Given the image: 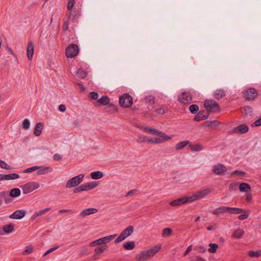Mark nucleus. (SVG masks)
I'll list each match as a JSON object with an SVG mask.
<instances>
[{"label":"nucleus","mask_w":261,"mask_h":261,"mask_svg":"<svg viewBox=\"0 0 261 261\" xmlns=\"http://www.w3.org/2000/svg\"><path fill=\"white\" fill-rule=\"evenodd\" d=\"M232 175H244L245 174V173L242 171L239 170H235L231 173Z\"/></svg>","instance_id":"obj_58"},{"label":"nucleus","mask_w":261,"mask_h":261,"mask_svg":"<svg viewBox=\"0 0 261 261\" xmlns=\"http://www.w3.org/2000/svg\"><path fill=\"white\" fill-rule=\"evenodd\" d=\"M117 236L116 234L105 237L103 238H101L100 239H97L92 243H91L89 245L90 247H94L96 245H101L105 244L107 242L112 240L113 239L115 238Z\"/></svg>","instance_id":"obj_9"},{"label":"nucleus","mask_w":261,"mask_h":261,"mask_svg":"<svg viewBox=\"0 0 261 261\" xmlns=\"http://www.w3.org/2000/svg\"><path fill=\"white\" fill-rule=\"evenodd\" d=\"M90 176L93 179H99L103 176V174L102 172L97 171L91 172Z\"/></svg>","instance_id":"obj_28"},{"label":"nucleus","mask_w":261,"mask_h":261,"mask_svg":"<svg viewBox=\"0 0 261 261\" xmlns=\"http://www.w3.org/2000/svg\"><path fill=\"white\" fill-rule=\"evenodd\" d=\"M89 96L94 100H97L98 99L99 95L98 93L95 92H91L89 93Z\"/></svg>","instance_id":"obj_53"},{"label":"nucleus","mask_w":261,"mask_h":261,"mask_svg":"<svg viewBox=\"0 0 261 261\" xmlns=\"http://www.w3.org/2000/svg\"><path fill=\"white\" fill-rule=\"evenodd\" d=\"M226 170V167L221 164L215 165L213 167V171L216 175H221Z\"/></svg>","instance_id":"obj_13"},{"label":"nucleus","mask_w":261,"mask_h":261,"mask_svg":"<svg viewBox=\"0 0 261 261\" xmlns=\"http://www.w3.org/2000/svg\"><path fill=\"white\" fill-rule=\"evenodd\" d=\"M178 100L182 105H188L192 102V96L189 92H183L178 95Z\"/></svg>","instance_id":"obj_8"},{"label":"nucleus","mask_w":261,"mask_h":261,"mask_svg":"<svg viewBox=\"0 0 261 261\" xmlns=\"http://www.w3.org/2000/svg\"><path fill=\"white\" fill-rule=\"evenodd\" d=\"M27 57L29 60H31L33 58L34 54V46L32 42H29L27 48Z\"/></svg>","instance_id":"obj_19"},{"label":"nucleus","mask_w":261,"mask_h":261,"mask_svg":"<svg viewBox=\"0 0 261 261\" xmlns=\"http://www.w3.org/2000/svg\"><path fill=\"white\" fill-rule=\"evenodd\" d=\"M0 167L6 170H11L12 169L10 166L2 160H0Z\"/></svg>","instance_id":"obj_44"},{"label":"nucleus","mask_w":261,"mask_h":261,"mask_svg":"<svg viewBox=\"0 0 261 261\" xmlns=\"http://www.w3.org/2000/svg\"><path fill=\"white\" fill-rule=\"evenodd\" d=\"M248 254L251 257H258L261 256V250L257 251L250 250L248 252Z\"/></svg>","instance_id":"obj_35"},{"label":"nucleus","mask_w":261,"mask_h":261,"mask_svg":"<svg viewBox=\"0 0 261 261\" xmlns=\"http://www.w3.org/2000/svg\"><path fill=\"white\" fill-rule=\"evenodd\" d=\"M144 130L150 134H152L153 135L158 134L159 130H157L155 129L150 128L148 127H146L144 128Z\"/></svg>","instance_id":"obj_43"},{"label":"nucleus","mask_w":261,"mask_h":261,"mask_svg":"<svg viewBox=\"0 0 261 261\" xmlns=\"http://www.w3.org/2000/svg\"><path fill=\"white\" fill-rule=\"evenodd\" d=\"M124 249L127 250H130L134 249L135 247V244L134 241H127L123 244Z\"/></svg>","instance_id":"obj_27"},{"label":"nucleus","mask_w":261,"mask_h":261,"mask_svg":"<svg viewBox=\"0 0 261 261\" xmlns=\"http://www.w3.org/2000/svg\"><path fill=\"white\" fill-rule=\"evenodd\" d=\"M155 97L152 95H148L145 97L144 100L146 103H154L155 101Z\"/></svg>","instance_id":"obj_40"},{"label":"nucleus","mask_w":261,"mask_h":261,"mask_svg":"<svg viewBox=\"0 0 261 261\" xmlns=\"http://www.w3.org/2000/svg\"><path fill=\"white\" fill-rule=\"evenodd\" d=\"M161 249V245L159 244L155 245L150 249L147 250L150 257L153 256L156 253H157Z\"/></svg>","instance_id":"obj_18"},{"label":"nucleus","mask_w":261,"mask_h":261,"mask_svg":"<svg viewBox=\"0 0 261 261\" xmlns=\"http://www.w3.org/2000/svg\"><path fill=\"white\" fill-rule=\"evenodd\" d=\"M3 230L7 233L11 232L14 230L13 225L12 224H9L8 225H6L4 226Z\"/></svg>","instance_id":"obj_34"},{"label":"nucleus","mask_w":261,"mask_h":261,"mask_svg":"<svg viewBox=\"0 0 261 261\" xmlns=\"http://www.w3.org/2000/svg\"><path fill=\"white\" fill-rule=\"evenodd\" d=\"M53 171V168L50 167H45L41 169H39L37 172V174L38 175H43L46 173L51 172Z\"/></svg>","instance_id":"obj_25"},{"label":"nucleus","mask_w":261,"mask_h":261,"mask_svg":"<svg viewBox=\"0 0 261 261\" xmlns=\"http://www.w3.org/2000/svg\"><path fill=\"white\" fill-rule=\"evenodd\" d=\"M39 187V184L35 181L29 182L21 187L22 192L24 194L30 193Z\"/></svg>","instance_id":"obj_4"},{"label":"nucleus","mask_w":261,"mask_h":261,"mask_svg":"<svg viewBox=\"0 0 261 261\" xmlns=\"http://www.w3.org/2000/svg\"><path fill=\"white\" fill-rule=\"evenodd\" d=\"M190 145V142L188 140L181 141L176 144L175 148L176 150H180L186 147L187 145Z\"/></svg>","instance_id":"obj_26"},{"label":"nucleus","mask_w":261,"mask_h":261,"mask_svg":"<svg viewBox=\"0 0 261 261\" xmlns=\"http://www.w3.org/2000/svg\"><path fill=\"white\" fill-rule=\"evenodd\" d=\"M257 95V92L255 89L250 88L246 90L244 94V96L246 99L252 100L255 99Z\"/></svg>","instance_id":"obj_11"},{"label":"nucleus","mask_w":261,"mask_h":261,"mask_svg":"<svg viewBox=\"0 0 261 261\" xmlns=\"http://www.w3.org/2000/svg\"><path fill=\"white\" fill-rule=\"evenodd\" d=\"M6 180L16 179L19 178V175L16 173H11L9 174H6Z\"/></svg>","instance_id":"obj_39"},{"label":"nucleus","mask_w":261,"mask_h":261,"mask_svg":"<svg viewBox=\"0 0 261 261\" xmlns=\"http://www.w3.org/2000/svg\"><path fill=\"white\" fill-rule=\"evenodd\" d=\"M74 0H69V2L68 3V6H67L68 10H71L74 5Z\"/></svg>","instance_id":"obj_60"},{"label":"nucleus","mask_w":261,"mask_h":261,"mask_svg":"<svg viewBox=\"0 0 261 261\" xmlns=\"http://www.w3.org/2000/svg\"><path fill=\"white\" fill-rule=\"evenodd\" d=\"M84 176V174H81L70 178L66 184V187L69 189L78 186L83 181Z\"/></svg>","instance_id":"obj_3"},{"label":"nucleus","mask_w":261,"mask_h":261,"mask_svg":"<svg viewBox=\"0 0 261 261\" xmlns=\"http://www.w3.org/2000/svg\"><path fill=\"white\" fill-rule=\"evenodd\" d=\"M33 248L32 246H28L26 247L25 249L22 252V255H25L30 254L32 252Z\"/></svg>","instance_id":"obj_47"},{"label":"nucleus","mask_w":261,"mask_h":261,"mask_svg":"<svg viewBox=\"0 0 261 261\" xmlns=\"http://www.w3.org/2000/svg\"><path fill=\"white\" fill-rule=\"evenodd\" d=\"M189 202H191V201L189 199V196H187L173 200L170 202V204L172 206H176Z\"/></svg>","instance_id":"obj_10"},{"label":"nucleus","mask_w":261,"mask_h":261,"mask_svg":"<svg viewBox=\"0 0 261 261\" xmlns=\"http://www.w3.org/2000/svg\"><path fill=\"white\" fill-rule=\"evenodd\" d=\"M148 143H154V144H160L162 143V141L159 137H154L150 139H148L147 141Z\"/></svg>","instance_id":"obj_45"},{"label":"nucleus","mask_w":261,"mask_h":261,"mask_svg":"<svg viewBox=\"0 0 261 261\" xmlns=\"http://www.w3.org/2000/svg\"><path fill=\"white\" fill-rule=\"evenodd\" d=\"M76 75L78 77L83 79L87 75V73L82 69H79L76 72Z\"/></svg>","instance_id":"obj_38"},{"label":"nucleus","mask_w":261,"mask_h":261,"mask_svg":"<svg viewBox=\"0 0 261 261\" xmlns=\"http://www.w3.org/2000/svg\"><path fill=\"white\" fill-rule=\"evenodd\" d=\"M128 236L125 234L124 232H122L120 234L119 236V237L115 240V243H119L122 241H123L124 239H125Z\"/></svg>","instance_id":"obj_36"},{"label":"nucleus","mask_w":261,"mask_h":261,"mask_svg":"<svg viewBox=\"0 0 261 261\" xmlns=\"http://www.w3.org/2000/svg\"><path fill=\"white\" fill-rule=\"evenodd\" d=\"M79 53V46L75 44H71L69 45L65 50V54L68 58H72L75 57L78 55Z\"/></svg>","instance_id":"obj_5"},{"label":"nucleus","mask_w":261,"mask_h":261,"mask_svg":"<svg viewBox=\"0 0 261 261\" xmlns=\"http://www.w3.org/2000/svg\"><path fill=\"white\" fill-rule=\"evenodd\" d=\"M20 195V190L18 188H14L12 189L10 192V195H9L10 197H17Z\"/></svg>","instance_id":"obj_32"},{"label":"nucleus","mask_w":261,"mask_h":261,"mask_svg":"<svg viewBox=\"0 0 261 261\" xmlns=\"http://www.w3.org/2000/svg\"><path fill=\"white\" fill-rule=\"evenodd\" d=\"M189 148L193 151H200L203 149V146L200 144H190L189 145Z\"/></svg>","instance_id":"obj_23"},{"label":"nucleus","mask_w":261,"mask_h":261,"mask_svg":"<svg viewBox=\"0 0 261 261\" xmlns=\"http://www.w3.org/2000/svg\"><path fill=\"white\" fill-rule=\"evenodd\" d=\"M261 125V118L256 120L252 124V126H259Z\"/></svg>","instance_id":"obj_59"},{"label":"nucleus","mask_w":261,"mask_h":261,"mask_svg":"<svg viewBox=\"0 0 261 261\" xmlns=\"http://www.w3.org/2000/svg\"><path fill=\"white\" fill-rule=\"evenodd\" d=\"M25 215V211L23 210L15 211L13 214L9 216V218L14 219H21Z\"/></svg>","instance_id":"obj_15"},{"label":"nucleus","mask_w":261,"mask_h":261,"mask_svg":"<svg viewBox=\"0 0 261 261\" xmlns=\"http://www.w3.org/2000/svg\"><path fill=\"white\" fill-rule=\"evenodd\" d=\"M12 199L10 196L8 195L6 192L1 191L0 192V204L4 202L6 204H8L11 203Z\"/></svg>","instance_id":"obj_14"},{"label":"nucleus","mask_w":261,"mask_h":261,"mask_svg":"<svg viewBox=\"0 0 261 261\" xmlns=\"http://www.w3.org/2000/svg\"><path fill=\"white\" fill-rule=\"evenodd\" d=\"M204 106L205 109L209 112H217L220 111V107L217 102L214 100H206Z\"/></svg>","instance_id":"obj_6"},{"label":"nucleus","mask_w":261,"mask_h":261,"mask_svg":"<svg viewBox=\"0 0 261 261\" xmlns=\"http://www.w3.org/2000/svg\"><path fill=\"white\" fill-rule=\"evenodd\" d=\"M207 123H208L207 125L209 126H217L220 124L219 122H218L217 120H214V121H208Z\"/></svg>","instance_id":"obj_55"},{"label":"nucleus","mask_w":261,"mask_h":261,"mask_svg":"<svg viewBox=\"0 0 261 261\" xmlns=\"http://www.w3.org/2000/svg\"><path fill=\"white\" fill-rule=\"evenodd\" d=\"M198 110L199 107L197 105H192L189 107L190 111L193 114L195 113Z\"/></svg>","instance_id":"obj_48"},{"label":"nucleus","mask_w":261,"mask_h":261,"mask_svg":"<svg viewBox=\"0 0 261 261\" xmlns=\"http://www.w3.org/2000/svg\"><path fill=\"white\" fill-rule=\"evenodd\" d=\"M53 159L55 161H60L62 159V156L60 154L56 153L54 155Z\"/></svg>","instance_id":"obj_62"},{"label":"nucleus","mask_w":261,"mask_h":261,"mask_svg":"<svg viewBox=\"0 0 261 261\" xmlns=\"http://www.w3.org/2000/svg\"><path fill=\"white\" fill-rule=\"evenodd\" d=\"M207 116H205L204 115H202V114H198L195 117V120L196 121H199L202 120H204L207 118Z\"/></svg>","instance_id":"obj_46"},{"label":"nucleus","mask_w":261,"mask_h":261,"mask_svg":"<svg viewBox=\"0 0 261 261\" xmlns=\"http://www.w3.org/2000/svg\"><path fill=\"white\" fill-rule=\"evenodd\" d=\"M51 208L49 207H47L42 210H40L39 211H35L33 215H32L31 218L32 220H35L39 216H42L43 214L46 213L47 212L50 211Z\"/></svg>","instance_id":"obj_17"},{"label":"nucleus","mask_w":261,"mask_h":261,"mask_svg":"<svg viewBox=\"0 0 261 261\" xmlns=\"http://www.w3.org/2000/svg\"><path fill=\"white\" fill-rule=\"evenodd\" d=\"M250 212V210H248L246 212H244L243 214L239 216V217H238L239 219L244 220V219L247 218L249 216Z\"/></svg>","instance_id":"obj_49"},{"label":"nucleus","mask_w":261,"mask_h":261,"mask_svg":"<svg viewBox=\"0 0 261 261\" xmlns=\"http://www.w3.org/2000/svg\"><path fill=\"white\" fill-rule=\"evenodd\" d=\"M30 125V121H29V120L28 119H24L22 122L23 127L24 129H27L29 128Z\"/></svg>","instance_id":"obj_51"},{"label":"nucleus","mask_w":261,"mask_h":261,"mask_svg":"<svg viewBox=\"0 0 261 261\" xmlns=\"http://www.w3.org/2000/svg\"><path fill=\"white\" fill-rule=\"evenodd\" d=\"M242 212H244V210L242 208L229 207L228 213H229L238 214Z\"/></svg>","instance_id":"obj_33"},{"label":"nucleus","mask_w":261,"mask_h":261,"mask_svg":"<svg viewBox=\"0 0 261 261\" xmlns=\"http://www.w3.org/2000/svg\"><path fill=\"white\" fill-rule=\"evenodd\" d=\"M245 233L244 231L241 229H237L232 234V237L236 239L241 238Z\"/></svg>","instance_id":"obj_30"},{"label":"nucleus","mask_w":261,"mask_h":261,"mask_svg":"<svg viewBox=\"0 0 261 261\" xmlns=\"http://www.w3.org/2000/svg\"><path fill=\"white\" fill-rule=\"evenodd\" d=\"M172 233V230L170 228H166L163 230V237H170Z\"/></svg>","instance_id":"obj_41"},{"label":"nucleus","mask_w":261,"mask_h":261,"mask_svg":"<svg viewBox=\"0 0 261 261\" xmlns=\"http://www.w3.org/2000/svg\"><path fill=\"white\" fill-rule=\"evenodd\" d=\"M155 112L159 114H164L166 113V110L164 107H161L159 108L156 109L155 111Z\"/></svg>","instance_id":"obj_52"},{"label":"nucleus","mask_w":261,"mask_h":261,"mask_svg":"<svg viewBox=\"0 0 261 261\" xmlns=\"http://www.w3.org/2000/svg\"><path fill=\"white\" fill-rule=\"evenodd\" d=\"M249 130L248 126L245 124H241L237 127H233L232 129V133L243 134L247 133Z\"/></svg>","instance_id":"obj_12"},{"label":"nucleus","mask_w":261,"mask_h":261,"mask_svg":"<svg viewBox=\"0 0 261 261\" xmlns=\"http://www.w3.org/2000/svg\"><path fill=\"white\" fill-rule=\"evenodd\" d=\"M134 231V227L133 226H129L125 229L123 232L125 233L128 237Z\"/></svg>","instance_id":"obj_42"},{"label":"nucleus","mask_w":261,"mask_h":261,"mask_svg":"<svg viewBox=\"0 0 261 261\" xmlns=\"http://www.w3.org/2000/svg\"><path fill=\"white\" fill-rule=\"evenodd\" d=\"M158 134L159 136V138L162 141V143L164 141H168L172 138L171 136H169L161 131H159Z\"/></svg>","instance_id":"obj_29"},{"label":"nucleus","mask_w":261,"mask_h":261,"mask_svg":"<svg viewBox=\"0 0 261 261\" xmlns=\"http://www.w3.org/2000/svg\"><path fill=\"white\" fill-rule=\"evenodd\" d=\"M80 215L81 217H85L90 215L88 213L87 211L85 209L80 213Z\"/></svg>","instance_id":"obj_63"},{"label":"nucleus","mask_w":261,"mask_h":261,"mask_svg":"<svg viewBox=\"0 0 261 261\" xmlns=\"http://www.w3.org/2000/svg\"><path fill=\"white\" fill-rule=\"evenodd\" d=\"M209 246L210 248L208 249V251L212 253H215L218 248V245L215 243H211L209 244Z\"/></svg>","instance_id":"obj_37"},{"label":"nucleus","mask_w":261,"mask_h":261,"mask_svg":"<svg viewBox=\"0 0 261 261\" xmlns=\"http://www.w3.org/2000/svg\"><path fill=\"white\" fill-rule=\"evenodd\" d=\"M59 248L58 246H57V247H53V248H50V249L48 250L44 254H43V256H46L47 255H48V254L51 253L52 252L54 251L55 250H56V249H57L58 248Z\"/></svg>","instance_id":"obj_57"},{"label":"nucleus","mask_w":261,"mask_h":261,"mask_svg":"<svg viewBox=\"0 0 261 261\" xmlns=\"http://www.w3.org/2000/svg\"><path fill=\"white\" fill-rule=\"evenodd\" d=\"M66 108L65 105L61 104L59 107V110L60 112H64L66 111Z\"/></svg>","instance_id":"obj_64"},{"label":"nucleus","mask_w":261,"mask_h":261,"mask_svg":"<svg viewBox=\"0 0 261 261\" xmlns=\"http://www.w3.org/2000/svg\"><path fill=\"white\" fill-rule=\"evenodd\" d=\"M228 211L229 207L222 206L214 210L213 212V214L214 215H217L219 213H228Z\"/></svg>","instance_id":"obj_21"},{"label":"nucleus","mask_w":261,"mask_h":261,"mask_svg":"<svg viewBox=\"0 0 261 261\" xmlns=\"http://www.w3.org/2000/svg\"><path fill=\"white\" fill-rule=\"evenodd\" d=\"M239 190L241 192H249L251 191V187L249 184L243 182L240 185Z\"/></svg>","instance_id":"obj_24"},{"label":"nucleus","mask_w":261,"mask_h":261,"mask_svg":"<svg viewBox=\"0 0 261 261\" xmlns=\"http://www.w3.org/2000/svg\"><path fill=\"white\" fill-rule=\"evenodd\" d=\"M89 215L95 214L97 212V209L95 208H89L86 209Z\"/></svg>","instance_id":"obj_56"},{"label":"nucleus","mask_w":261,"mask_h":261,"mask_svg":"<svg viewBox=\"0 0 261 261\" xmlns=\"http://www.w3.org/2000/svg\"><path fill=\"white\" fill-rule=\"evenodd\" d=\"M138 194V190L136 189H133L129 191H128L126 194V197H129V196H135L137 195Z\"/></svg>","instance_id":"obj_50"},{"label":"nucleus","mask_w":261,"mask_h":261,"mask_svg":"<svg viewBox=\"0 0 261 261\" xmlns=\"http://www.w3.org/2000/svg\"><path fill=\"white\" fill-rule=\"evenodd\" d=\"M98 186V184L95 181H92L82 184L76 187L73 189V193H76L84 191H88L93 189Z\"/></svg>","instance_id":"obj_2"},{"label":"nucleus","mask_w":261,"mask_h":261,"mask_svg":"<svg viewBox=\"0 0 261 261\" xmlns=\"http://www.w3.org/2000/svg\"><path fill=\"white\" fill-rule=\"evenodd\" d=\"M107 247V246H106V247L101 246V247H96L95 249V252L98 254L99 253H102L106 249Z\"/></svg>","instance_id":"obj_54"},{"label":"nucleus","mask_w":261,"mask_h":261,"mask_svg":"<svg viewBox=\"0 0 261 261\" xmlns=\"http://www.w3.org/2000/svg\"><path fill=\"white\" fill-rule=\"evenodd\" d=\"M150 258L147 250H144L137 254L136 259L137 261H145Z\"/></svg>","instance_id":"obj_16"},{"label":"nucleus","mask_w":261,"mask_h":261,"mask_svg":"<svg viewBox=\"0 0 261 261\" xmlns=\"http://www.w3.org/2000/svg\"><path fill=\"white\" fill-rule=\"evenodd\" d=\"M225 96V92L222 89H217L214 93V97L217 99H220Z\"/></svg>","instance_id":"obj_22"},{"label":"nucleus","mask_w":261,"mask_h":261,"mask_svg":"<svg viewBox=\"0 0 261 261\" xmlns=\"http://www.w3.org/2000/svg\"><path fill=\"white\" fill-rule=\"evenodd\" d=\"M63 29L64 31H66L69 29V23L67 21L65 20L64 21Z\"/></svg>","instance_id":"obj_61"},{"label":"nucleus","mask_w":261,"mask_h":261,"mask_svg":"<svg viewBox=\"0 0 261 261\" xmlns=\"http://www.w3.org/2000/svg\"><path fill=\"white\" fill-rule=\"evenodd\" d=\"M120 105L123 108H129L133 104V98L128 94H124L119 98Z\"/></svg>","instance_id":"obj_7"},{"label":"nucleus","mask_w":261,"mask_h":261,"mask_svg":"<svg viewBox=\"0 0 261 261\" xmlns=\"http://www.w3.org/2000/svg\"><path fill=\"white\" fill-rule=\"evenodd\" d=\"M110 99L108 97L106 96H102L100 98L98 99L97 102L99 103L101 105L105 106L109 103Z\"/></svg>","instance_id":"obj_31"},{"label":"nucleus","mask_w":261,"mask_h":261,"mask_svg":"<svg viewBox=\"0 0 261 261\" xmlns=\"http://www.w3.org/2000/svg\"><path fill=\"white\" fill-rule=\"evenodd\" d=\"M212 192L210 188H205L200 189L194 192L192 195L189 196V199L191 202L202 199L207 196Z\"/></svg>","instance_id":"obj_1"},{"label":"nucleus","mask_w":261,"mask_h":261,"mask_svg":"<svg viewBox=\"0 0 261 261\" xmlns=\"http://www.w3.org/2000/svg\"><path fill=\"white\" fill-rule=\"evenodd\" d=\"M43 128V123L41 122L38 123L36 125V126L34 128V132H33L34 135L36 136H39L41 134Z\"/></svg>","instance_id":"obj_20"}]
</instances>
